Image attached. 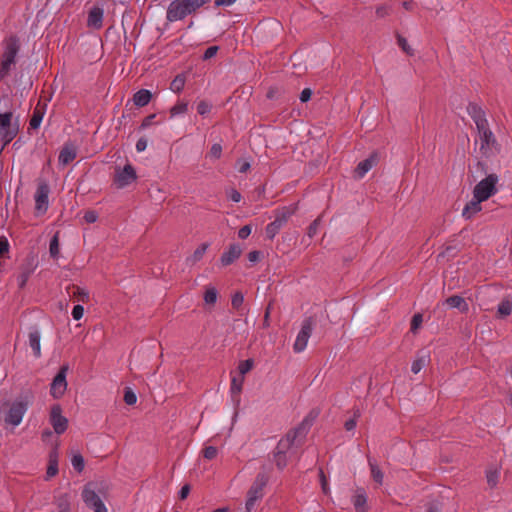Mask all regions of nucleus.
<instances>
[{"instance_id": "32", "label": "nucleus", "mask_w": 512, "mask_h": 512, "mask_svg": "<svg viewBox=\"0 0 512 512\" xmlns=\"http://www.w3.org/2000/svg\"><path fill=\"white\" fill-rule=\"evenodd\" d=\"M254 359L249 358L243 361H240L236 370H233L232 372L237 373L241 376H245L248 372H250L254 367Z\"/></svg>"}, {"instance_id": "30", "label": "nucleus", "mask_w": 512, "mask_h": 512, "mask_svg": "<svg viewBox=\"0 0 512 512\" xmlns=\"http://www.w3.org/2000/svg\"><path fill=\"white\" fill-rule=\"evenodd\" d=\"M374 162L375 159L373 157L361 161L356 167V176L358 178H363L365 174L372 169Z\"/></svg>"}, {"instance_id": "19", "label": "nucleus", "mask_w": 512, "mask_h": 512, "mask_svg": "<svg viewBox=\"0 0 512 512\" xmlns=\"http://www.w3.org/2000/svg\"><path fill=\"white\" fill-rule=\"evenodd\" d=\"M58 446L56 445L51 449L48 456V466L46 470V480L56 476L58 474Z\"/></svg>"}, {"instance_id": "3", "label": "nucleus", "mask_w": 512, "mask_h": 512, "mask_svg": "<svg viewBox=\"0 0 512 512\" xmlns=\"http://www.w3.org/2000/svg\"><path fill=\"white\" fill-rule=\"evenodd\" d=\"M20 39L12 34L3 40L4 51L0 61V81L10 74L11 68L16 63V56L20 51Z\"/></svg>"}, {"instance_id": "14", "label": "nucleus", "mask_w": 512, "mask_h": 512, "mask_svg": "<svg viewBox=\"0 0 512 512\" xmlns=\"http://www.w3.org/2000/svg\"><path fill=\"white\" fill-rule=\"evenodd\" d=\"M49 421L58 435L63 434L68 428V419L62 415V407L59 404L51 407Z\"/></svg>"}, {"instance_id": "59", "label": "nucleus", "mask_w": 512, "mask_h": 512, "mask_svg": "<svg viewBox=\"0 0 512 512\" xmlns=\"http://www.w3.org/2000/svg\"><path fill=\"white\" fill-rule=\"evenodd\" d=\"M237 169L240 173H245L250 168V163L246 161H237Z\"/></svg>"}, {"instance_id": "63", "label": "nucleus", "mask_w": 512, "mask_h": 512, "mask_svg": "<svg viewBox=\"0 0 512 512\" xmlns=\"http://www.w3.org/2000/svg\"><path fill=\"white\" fill-rule=\"evenodd\" d=\"M268 481H269V476H264V475L261 477L258 476V491L260 490V488L262 486H265Z\"/></svg>"}, {"instance_id": "53", "label": "nucleus", "mask_w": 512, "mask_h": 512, "mask_svg": "<svg viewBox=\"0 0 512 512\" xmlns=\"http://www.w3.org/2000/svg\"><path fill=\"white\" fill-rule=\"evenodd\" d=\"M84 308L82 305H75L72 310V317L74 320H80L83 317Z\"/></svg>"}, {"instance_id": "20", "label": "nucleus", "mask_w": 512, "mask_h": 512, "mask_svg": "<svg viewBox=\"0 0 512 512\" xmlns=\"http://www.w3.org/2000/svg\"><path fill=\"white\" fill-rule=\"evenodd\" d=\"M104 11L101 7L94 6L88 14L87 25L94 29H100L103 25Z\"/></svg>"}, {"instance_id": "45", "label": "nucleus", "mask_w": 512, "mask_h": 512, "mask_svg": "<svg viewBox=\"0 0 512 512\" xmlns=\"http://www.w3.org/2000/svg\"><path fill=\"white\" fill-rule=\"evenodd\" d=\"M211 108H212V105L209 102L205 101V100H201L197 104V112L200 115L208 114L211 111Z\"/></svg>"}, {"instance_id": "52", "label": "nucleus", "mask_w": 512, "mask_h": 512, "mask_svg": "<svg viewBox=\"0 0 512 512\" xmlns=\"http://www.w3.org/2000/svg\"><path fill=\"white\" fill-rule=\"evenodd\" d=\"M221 153H222V147L218 143L213 144L209 151V155L216 159H219L221 157Z\"/></svg>"}, {"instance_id": "42", "label": "nucleus", "mask_w": 512, "mask_h": 512, "mask_svg": "<svg viewBox=\"0 0 512 512\" xmlns=\"http://www.w3.org/2000/svg\"><path fill=\"white\" fill-rule=\"evenodd\" d=\"M204 300L207 304H214L217 300V290L215 288H208L205 291Z\"/></svg>"}, {"instance_id": "6", "label": "nucleus", "mask_w": 512, "mask_h": 512, "mask_svg": "<svg viewBox=\"0 0 512 512\" xmlns=\"http://www.w3.org/2000/svg\"><path fill=\"white\" fill-rule=\"evenodd\" d=\"M316 324V320L312 317L305 318L301 322L300 330L298 331L296 339L293 344V350L296 353H301L306 349L308 341L312 336Z\"/></svg>"}, {"instance_id": "57", "label": "nucleus", "mask_w": 512, "mask_h": 512, "mask_svg": "<svg viewBox=\"0 0 512 512\" xmlns=\"http://www.w3.org/2000/svg\"><path fill=\"white\" fill-rule=\"evenodd\" d=\"M311 95H312V91L311 89L309 88H305L302 90V92L300 93V101L301 102H307L308 100H310L311 98Z\"/></svg>"}, {"instance_id": "4", "label": "nucleus", "mask_w": 512, "mask_h": 512, "mask_svg": "<svg viewBox=\"0 0 512 512\" xmlns=\"http://www.w3.org/2000/svg\"><path fill=\"white\" fill-rule=\"evenodd\" d=\"M33 394L31 391H27L20 395L9 407L6 412L4 421L7 424L17 426L21 423L28 406L31 404Z\"/></svg>"}, {"instance_id": "56", "label": "nucleus", "mask_w": 512, "mask_h": 512, "mask_svg": "<svg viewBox=\"0 0 512 512\" xmlns=\"http://www.w3.org/2000/svg\"><path fill=\"white\" fill-rule=\"evenodd\" d=\"M320 220L316 219L313 221L308 228V236L312 238L316 233L319 226Z\"/></svg>"}, {"instance_id": "55", "label": "nucleus", "mask_w": 512, "mask_h": 512, "mask_svg": "<svg viewBox=\"0 0 512 512\" xmlns=\"http://www.w3.org/2000/svg\"><path fill=\"white\" fill-rule=\"evenodd\" d=\"M190 490H191V487L189 484L183 485L178 494L179 499L185 500L188 497Z\"/></svg>"}, {"instance_id": "12", "label": "nucleus", "mask_w": 512, "mask_h": 512, "mask_svg": "<svg viewBox=\"0 0 512 512\" xmlns=\"http://www.w3.org/2000/svg\"><path fill=\"white\" fill-rule=\"evenodd\" d=\"M136 179V170L130 163H127L122 169L120 167L115 168L113 182L117 186V188H124L130 185Z\"/></svg>"}, {"instance_id": "29", "label": "nucleus", "mask_w": 512, "mask_h": 512, "mask_svg": "<svg viewBox=\"0 0 512 512\" xmlns=\"http://www.w3.org/2000/svg\"><path fill=\"white\" fill-rule=\"evenodd\" d=\"M367 496L363 490H358L353 498V504L357 512H366Z\"/></svg>"}, {"instance_id": "10", "label": "nucleus", "mask_w": 512, "mask_h": 512, "mask_svg": "<svg viewBox=\"0 0 512 512\" xmlns=\"http://www.w3.org/2000/svg\"><path fill=\"white\" fill-rule=\"evenodd\" d=\"M477 130L479 139L476 143H479L481 153L489 157L496 150V138L489 129L488 124L484 125L483 128H477Z\"/></svg>"}, {"instance_id": "62", "label": "nucleus", "mask_w": 512, "mask_h": 512, "mask_svg": "<svg viewBox=\"0 0 512 512\" xmlns=\"http://www.w3.org/2000/svg\"><path fill=\"white\" fill-rule=\"evenodd\" d=\"M229 198H230L233 202H239V201L241 200V194H240V192H238L237 190L232 189V190L230 191Z\"/></svg>"}, {"instance_id": "64", "label": "nucleus", "mask_w": 512, "mask_h": 512, "mask_svg": "<svg viewBox=\"0 0 512 512\" xmlns=\"http://www.w3.org/2000/svg\"><path fill=\"white\" fill-rule=\"evenodd\" d=\"M356 427V421L354 419H349L345 422V428L347 431H351Z\"/></svg>"}, {"instance_id": "11", "label": "nucleus", "mask_w": 512, "mask_h": 512, "mask_svg": "<svg viewBox=\"0 0 512 512\" xmlns=\"http://www.w3.org/2000/svg\"><path fill=\"white\" fill-rule=\"evenodd\" d=\"M68 370L69 365L63 364L52 380L50 394L54 399H60L67 389L66 375Z\"/></svg>"}, {"instance_id": "25", "label": "nucleus", "mask_w": 512, "mask_h": 512, "mask_svg": "<svg viewBox=\"0 0 512 512\" xmlns=\"http://www.w3.org/2000/svg\"><path fill=\"white\" fill-rule=\"evenodd\" d=\"M152 99V93L147 89H140L133 95V102L137 107H144Z\"/></svg>"}, {"instance_id": "21", "label": "nucleus", "mask_w": 512, "mask_h": 512, "mask_svg": "<svg viewBox=\"0 0 512 512\" xmlns=\"http://www.w3.org/2000/svg\"><path fill=\"white\" fill-rule=\"evenodd\" d=\"M40 338L41 334L39 330L36 327H31L28 333V342L36 358L41 356Z\"/></svg>"}, {"instance_id": "34", "label": "nucleus", "mask_w": 512, "mask_h": 512, "mask_svg": "<svg viewBox=\"0 0 512 512\" xmlns=\"http://www.w3.org/2000/svg\"><path fill=\"white\" fill-rule=\"evenodd\" d=\"M49 254L50 257L57 260L60 256L59 248V232L57 231L50 240L49 243Z\"/></svg>"}, {"instance_id": "41", "label": "nucleus", "mask_w": 512, "mask_h": 512, "mask_svg": "<svg viewBox=\"0 0 512 512\" xmlns=\"http://www.w3.org/2000/svg\"><path fill=\"white\" fill-rule=\"evenodd\" d=\"M124 402L127 405H134L137 402V396L131 388H125L124 390Z\"/></svg>"}, {"instance_id": "28", "label": "nucleus", "mask_w": 512, "mask_h": 512, "mask_svg": "<svg viewBox=\"0 0 512 512\" xmlns=\"http://www.w3.org/2000/svg\"><path fill=\"white\" fill-rule=\"evenodd\" d=\"M54 503L59 509V512H71L70 496L67 493L55 497Z\"/></svg>"}, {"instance_id": "51", "label": "nucleus", "mask_w": 512, "mask_h": 512, "mask_svg": "<svg viewBox=\"0 0 512 512\" xmlns=\"http://www.w3.org/2000/svg\"><path fill=\"white\" fill-rule=\"evenodd\" d=\"M83 218L87 223H94L98 219V213L94 210H87Z\"/></svg>"}, {"instance_id": "16", "label": "nucleus", "mask_w": 512, "mask_h": 512, "mask_svg": "<svg viewBox=\"0 0 512 512\" xmlns=\"http://www.w3.org/2000/svg\"><path fill=\"white\" fill-rule=\"evenodd\" d=\"M77 157V148L72 142H66L58 156L59 164L66 166Z\"/></svg>"}, {"instance_id": "49", "label": "nucleus", "mask_w": 512, "mask_h": 512, "mask_svg": "<svg viewBox=\"0 0 512 512\" xmlns=\"http://www.w3.org/2000/svg\"><path fill=\"white\" fill-rule=\"evenodd\" d=\"M218 50H219L218 46H210V47H208L205 50L204 54H203V57H202L203 60L211 59L212 57H214L217 54Z\"/></svg>"}, {"instance_id": "43", "label": "nucleus", "mask_w": 512, "mask_h": 512, "mask_svg": "<svg viewBox=\"0 0 512 512\" xmlns=\"http://www.w3.org/2000/svg\"><path fill=\"white\" fill-rule=\"evenodd\" d=\"M203 457L207 460H213L218 454V450L214 446H207L202 451Z\"/></svg>"}, {"instance_id": "24", "label": "nucleus", "mask_w": 512, "mask_h": 512, "mask_svg": "<svg viewBox=\"0 0 512 512\" xmlns=\"http://www.w3.org/2000/svg\"><path fill=\"white\" fill-rule=\"evenodd\" d=\"M429 359H430L429 352L422 350L418 354L417 358L413 361L412 366H411V371L414 374L419 373L427 365V363L429 362Z\"/></svg>"}, {"instance_id": "46", "label": "nucleus", "mask_w": 512, "mask_h": 512, "mask_svg": "<svg viewBox=\"0 0 512 512\" xmlns=\"http://www.w3.org/2000/svg\"><path fill=\"white\" fill-rule=\"evenodd\" d=\"M423 316L420 313L415 314L411 321V331L415 332L422 324Z\"/></svg>"}, {"instance_id": "23", "label": "nucleus", "mask_w": 512, "mask_h": 512, "mask_svg": "<svg viewBox=\"0 0 512 512\" xmlns=\"http://www.w3.org/2000/svg\"><path fill=\"white\" fill-rule=\"evenodd\" d=\"M66 292L70 298H75L80 302L87 303L89 301V292L77 285H69Z\"/></svg>"}, {"instance_id": "5", "label": "nucleus", "mask_w": 512, "mask_h": 512, "mask_svg": "<svg viewBox=\"0 0 512 512\" xmlns=\"http://www.w3.org/2000/svg\"><path fill=\"white\" fill-rule=\"evenodd\" d=\"M100 494H104L103 489L98 487L95 482H88L83 488L82 499L86 506L93 509L94 512H107Z\"/></svg>"}, {"instance_id": "8", "label": "nucleus", "mask_w": 512, "mask_h": 512, "mask_svg": "<svg viewBox=\"0 0 512 512\" xmlns=\"http://www.w3.org/2000/svg\"><path fill=\"white\" fill-rule=\"evenodd\" d=\"M38 266L37 257L34 254H28L21 262L18 267L16 277L17 285L19 289H23L30 276L34 273Z\"/></svg>"}, {"instance_id": "61", "label": "nucleus", "mask_w": 512, "mask_h": 512, "mask_svg": "<svg viewBox=\"0 0 512 512\" xmlns=\"http://www.w3.org/2000/svg\"><path fill=\"white\" fill-rule=\"evenodd\" d=\"M235 2L236 0H215L214 5L215 7L230 6Z\"/></svg>"}, {"instance_id": "37", "label": "nucleus", "mask_w": 512, "mask_h": 512, "mask_svg": "<svg viewBox=\"0 0 512 512\" xmlns=\"http://www.w3.org/2000/svg\"><path fill=\"white\" fill-rule=\"evenodd\" d=\"M500 472L497 468H490L486 471V479L488 485L493 488L499 481Z\"/></svg>"}, {"instance_id": "13", "label": "nucleus", "mask_w": 512, "mask_h": 512, "mask_svg": "<svg viewBox=\"0 0 512 512\" xmlns=\"http://www.w3.org/2000/svg\"><path fill=\"white\" fill-rule=\"evenodd\" d=\"M50 187L47 182L41 181L37 186L35 193V210L36 213L44 214L48 209Z\"/></svg>"}, {"instance_id": "7", "label": "nucleus", "mask_w": 512, "mask_h": 512, "mask_svg": "<svg viewBox=\"0 0 512 512\" xmlns=\"http://www.w3.org/2000/svg\"><path fill=\"white\" fill-rule=\"evenodd\" d=\"M13 113H0V136L3 142V148L8 145L18 134L19 124L16 121L12 123Z\"/></svg>"}, {"instance_id": "33", "label": "nucleus", "mask_w": 512, "mask_h": 512, "mask_svg": "<svg viewBox=\"0 0 512 512\" xmlns=\"http://www.w3.org/2000/svg\"><path fill=\"white\" fill-rule=\"evenodd\" d=\"M208 247L209 243H202L200 246L197 247L194 253L187 258V262L193 265L200 261L203 258L204 254L206 253Z\"/></svg>"}, {"instance_id": "50", "label": "nucleus", "mask_w": 512, "mask_h": 512, "mask_svg": "<svg viewBox=\"0 0 512 512\" xmlns=\"http://www.w3.org/2000/svg\"><path fill=\"white\" fill-rule=\"evenodd\" d=\"M9 242L5 236L0 237V256H3L9 252Z\"/></svg>"}, {"instance_id": "17", "label": "nucleus", "mask_w": 512, "mask_h": 512, "mask_svg": "<svg viewBox=\"0 0 512 512\" xmlns=\"http://www.w3.org/2000/svg\"><path fill=\"white\" fill-rule=\"evenodd\" d=\"M242 253V248L239 244H231L227 251L223 252L220 257V263L222 266L231 265L235 260H237Z\"/></svg>"}, {"instance_id": "35", "label": "nucleus", "mask_w": 512, "mask_h": 512, "mask_svg": "<svg viewBox=\"0 0 512 512\" xmlns=\"http://www.w3.org/2000/svg\"><path fill=\"white\" fill-rule=\"evenodd\" d=\"M185 82H186V77H185V74L181 73V74H178L176 75V77L172 80L171 84H170V89L179 94L180 92H182V90L184 89V86H185Z\"/></svg>"}, {"instance_id": "26", "label": "nucleus", "mask_w": 512, "mask_h": 512, "mask_svg": "<svg viewBox=\"0 0 512 512\" xmlns=\"http://www.w3.org/2000/svg\"><path fill=\"white\" fill-rule=\"evenodd\" d=\"M368 465L370 467L371 477L374 480V482L377 483L378 485H382L384 480V474L380 467L378 466L377 462L369 457Z\"/></svg>"}, {"instance_id": "48", "label": "nucleus", "mask_w": 512, "mask_h": 512, "mask_svg": "<svg viewBox=\"0 0 512 512\" xmlns=\"http://www.w3.org/2000/svg\"><path fill=\"white\" fill-rule=\"evenodd\" d=\"M243 301H244L243 294L240 292H236L232 297L231 304H232L233 308L238 309L242 305Z\"/></svg>"}, {"instance_id": "60", "label": "nucleus", "mask_w": 512, "mask_h": 512, "mask_svg": "<svg viewBox=\"0 0 512 512\" xmlns=\"http://www.w3.org/2000/svg\"><path fill=\"white\" fill-rule=\"evenodd\" d=\"M279 227V224L277 223V221H274L272 222L270 225H268L267 227V234L270 236V237H273L274 234H275V231L276 229Z\"/></svg>"}, {"instance_id": "38", "label": "nucleus", "mask_w": 512, "mask_h": 512, "mask_svg": "<svg viewBox=\"0 0 512 512\" xmlns=\"http://www.w3.org/2000/svg\"><path fill=\"white\" fill-rule=\"evenodd\" d=\"M71 463H72V466L73 468L78 472V473H81L83 470H84V467H85V462H84V458L81 454H74L72 459H71Z\"/></svg>"}, {"instance_id": "27", "label": "nucleus", "mask_w": 512, "mask_h": 512, "mask_svg": "<svg viewBox=\"0 0 512 512\" xmlns=\"http://www.w3.org/2000/svg\"><path fill=\"white\" fill-rule=\"evenodd\" d=\"M446 303L450 308H457L461 312H466L469 309V306L465 299L459 295H453L447 298Z\"/></svg>"}, {"instance_id": "36", "label": "nucleus", "mask_w": 512, "mask_h": 512, "mask_svg": "<svg viewBox=\"0 0 512 512\" xmlns=\"http://www.w3.org/2000/svg\"><path fill=\"white\" fill-rule=\"evenodd\" d=\"M256 502V482H254L247 492V500L245 504L246 512H251Z\"/></svg>"}, {"instance_id": "18", "label": "nucleus", "mask_w": 512, "mask_h": 512, "mask_svg": "<svg viewBox=\"0 0 512 512\" xmlns=\"http://www.w3.org/2000/svg\"><path fill=\"white\" fill-rule=\"evenodd\" d=\"M467 111L477 128H483L484 125L488 124L484 111L478 105L470 103Z\"/></svg>"}, {"instance_id": "31", "label": "nucleus", "mask_w": 512, "mask_h": 512, "mask_svg": "<svg viewBox=\"0 0 512 512\" xmlns=\"http://www.w3.org/2000/svg\"><path fill=\"white\" fill-rule=\"evenodd\" d=\"M44 116V109L39 104L35 107L29 122V129H38Z\"/></svg>"}, {"instance_id": "22", "label": "nucleus", "mask_w": 512, "mask_h": 512, "mask_svg": "<svg viewBox=\"0 0 512 512\" xmlns=\"http://www.w3.org/2000/svg\"><path fill=\"white\" fill-rule=\"evenodd\" d=\"M484 200H480L479 197H475L473 195V198L471 199V201H469L465 207L463 208V211H462V215L463 217H465L466 219H470L472 218L476 213H478L479 211H481V203L483 202Z\"/></svg>"}, {"instance_id": "15", "label": "nucleus", "mask_w": 512, "mask_h": 512, "mask_svg": "<svg viewBox=\"0 0 512 512\" xmlns=\"http://www.w3.org/2000/svg\"><path fill=\"white\" fill-rule=\"evenodd\" d=\"M245 376H241L237 373L231 372V386L230 395L231 400L235 406L240 403V393L242 391Z\"/></svg>"}, {"instance_id": "39", "label": "nucleus", "mask_w": 512, "mask_h": 512, "mask_svg": "<svg viewBox=\"0 0 512 512\" xmlns=\"http://www.w3.org/2000/svg\"><path fill=\"white\" fill-rule=\"evenodd\" d=\"M188 104L186 102H178L176 105L170 108V116L175 117L179 114L187 112Z\"/></svg>"}, {"instance_id": "47", "label": "nucleus", "mask_w": 512, "mask_h": 512, "mask_svg": "<svg viewBox=\"0 0 512 512\" xmlns=\"http://www.w3.org/2000/svg\"><path fill=\"white\" fill-rule=\"evenodd\" d=\"M155 118H156V114H150V115L146 116L142 120L139 130H144V129L150 127L151 125H153Z\"/></svg>"}, {"instance_id": "9", "label": "nucleus", "mask_w": 512, "mask_h": 512, "mask_svg": "<svg viewBox=\"0 0 512 512\" xmlns=\"http://www.w3.org/2000/svg\"><path fill=\"white\" fill-rule=\"evenodd\" d=\"M498 181L499 179L496 174L487 175L474 187L473 195L475 197H479L480 200L486 201L491 196L497 193L496 184L498 183Z\"/></svg>"}, {"instance_id": "1", "label": "nucleus", "mask_w": 512, "mask_h": 512, "mask_svg": "<svg viewBox=\"0 0 512 512\" xmlns=\"http://www.w3.org/2000/svg\"><path fill=\"white\" fill-rule=\"evenodd\" d=\"M314 416L309 415L292 431L281 438L274 453V461L279 470H283L289 460L296 456L312 426Z\"/></svg>"}, {"instance_id": "2", "label": "nucleus", "mask_w": 512, "mask_h": 512, "mask_svg": "<svg viewBox=\"0 0 512 512\" xmlns=\"http://www.w3.org/2000/svg\"><path fill=\"white\" fill-rule=\"evenodd\" d=\"M210 1L211 0H173L168 5L166 19L169 22L183 20L187 16L195 14Z\"/></svg>"}, {"instance_id": "40", "label": "nucleus", "mask_w": 512, "mask_h": 512, "mask_svg": "<svg viewBox=\"0 0 512 512\" xmlns=\"http://www.w3.org/2000/svg\"><path fill=\"white\" fill-rule=\"evenodd\" d=\"M512 312V303L510 301H502L498 305V313L500 316L505 317L510 315Z\"/></svg>"}, {"instance_id": "44", "label": "nucleus", "mask_w": 512, "mask_h": 512, "mask_svg": "<svg viewBox=\"0 0 512 512\" xmlns=\"http://www.w3.org/2000/svg\"><path fill=\"white\" fill-rule=\"evenodd\" d=\"M398 45L408 55H413V49L409 46L407 40L401 35L397 36Z\"/></svg>"}, {"instance_id": "58", "label": "nucleus", "mask_w": 512, "mask_h": 512, "mask_svg": "<svg viewBox=\"0 0 512 512\" xmlns=\"http://www.w3.org/2000/svg\"><path fill=\"white\" fill-rule=\"evenodd\" d=\"M147 147V139L145 137H141L138 139L136 143V150L137 152H143Z\"/></svg>"}, {"instance_id": "54", "label": "nucleus", "mask_w": 512, "mask_h": 512, "mask_svg": "<svg viewBox=\"0 0 512 512\" xmlns=\"http://www.w3.org/2000/svg\"><path fill=\"white\" fill-rule=\"evenodd\" d=\"M252 227L251 225H245L241 227L238 231V237L240 239H246L251 234Z\"/></svg>"}]
</instances>
